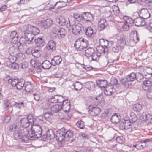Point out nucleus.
Returning <instances> with one entry per match:
<instances>
[{"label": "nucleus", "instance_id": "20e7f679", "mask_svg": "<svg viewBox=\"0 0 152 152\" xmlns=\"http://www.w3.org/2000/svg\"><path fill=\"white\" fill-rule=\"evenodd\" d=\"M31 130L36 134V136H37L38 137H40L41 136L42 132V129L41 126L37 124H34L32 125L31 127Z\"/></svg>", "mask_w": 152, "mask_h": 152}, {"label": "nucleus", "instance_id": "473e14b6", "mask_svg": "<svg viewBox=\"0 0 152 152\" xmlns=\"http://www.w3.org/2000/svg\"><path fill=\"white\" fill-rule=\"evenodd\" d=\"M61 109V105L55 104L51 107V110L53 112L56 113L59 111Z\"/></svg>", "mask_w": 152, "mask_h": 152}, {"label": "nucleus", "instance_id": "c03bdc74", "mask_svg": "<svg viewBox=\"0 0 152 152\" xmlns=\"http://www.w3.org/2000/svg\"><path fill=\"white\" fill-rule=\"evenodd\" d=\"M73 17L78 21L83 20V13L81 15L77 13H74Z\"/></svg>", "mask_w": 152, "mask_h": 152}, {"label": "nucleus", "instance_id": "6e6552de", "mask_svg": "<svg viewBox=\"0 0 152 152\" xmlns=\"http://www.w3.org/2000/svg\"><path fill=\"white\" fill-rule=\"evenodd\" d=\"M28 132L27 134H25V137L23 139L24 142H26L29 140H35V139L39 138L37 135L36 136V134L34 132H32V130H31V134H28L29 132Z\"/></svg>", "mask_w": 152, "mask_h": 152}, {"label": "nucleus", "instance_id": "a18cd8bd", "mask_svg": "<svg viewBox=\"0 0 152 152\" xmlns=\"http://www.w3.org/2000/svg\"><path fill=\"white\" fill-rule=\"evenodd\" d=\"M123 48L117 43L115 46H113L112 48V50L114 52L118 53L119 52V50Z\"/></svg>", "mask_w": 152, "mask_h": 152}, {"label": "nucleus", "instance_id": "4468645a", "mask_svg": "<svg viewBox=\"0 0 152 152\" xmlns=\"http://www.w3.org/2000/svg\"><path fill=\"white\" fill-rule=\"evenodd\" d=\"M134 23L135 25L137 26H142L146 24L144 19L141 17H137L134 19Z\"/></svg>", "mask_w": 152, "mask_h": 152}, {"label": "nucleus", "instance_id": "e2e57ef3", "mask_svg": "<svg viewBox=\"0 0 152 152\" xmlns=\"http://www.w3.org/2000/svg\"><path fill=\"white\" fill-rule=\"evenodd\" d=\"M130 26L127 23H124L122 26V28L124 30L127 31L129 28Z\"/></svg>", "mask_w": 152, "mask_h": 152}, {"label": "nucleus", "instance_id": "5fc2aeb1", "mask_svg": "<svg viewBox=\"0 0 152 152\" xmlns=\"http://www.w3.org/2000/svg\"><path fill=\"white\" fill-rule=\"evenodd\" d=\"M136 75V79L138 81L141 82L143 80L144 77L142 74L140 73H138Z\"/></svg>", "mask_w": 152, "mask_h": 152}, {"label": "nucleus", "instance_id": "f8f14e48", "mask_svg": "<svg viewBox=\"0 0 152 152\" xmlns=\"http://www.w3.org/2000/svg\"><path fill=\"white\" fill-rule=\"evenodd\" d=\"M35 43L37 47H42L44 46L45 44V40L42 37H37L35 39L34 43Z\"/></svg>", "mask_w": 152, "mask_h": 152}, {"label": "nucleus", "instance_id": "ea45409f", "mask_svg": "<svg viewBox=\"0 0 152 152\" xmlns=\"http://www.w3.org/2000/svg\"><path fill=\"white\" fill-rule=\"evenodd\" d=\"M28 28H29L30 27L31 28L30 31L32 32V34H34V36L35 35H37L38 34L39 32L40 31L39 29L36 27L32 26V28H31V26L29 25H28Z\"/></svg>", "mask_w": 152, "mask_h": 152}, {"label": "nucleus", "instance_id": "0eeeda50", "mask_svg": "<svg viewBox=\"0 0 152 152\" xmlns=\"http://www.w3.org/2000/svg\"><path fill=\"white\" fill-rule=\"evenodd\" d=\"M72 30V32L75 35H77L80 33V32L83 30V26L80 23L75 24V26L71 27V28H69V30Z\"/></svg>", "mask_w": 152, "mask_h": 152}, {"label": "nucleus", "instance_id": "aec40b11", "mask_svg": "<svg viewBox=\"0 0 152 152\" xmlns=\"http://www.w3.org/2000/svg\"><path fill=\"white\" fill-rule=\"evenodd\" d=\"M140 13L142 15L141 17L143 19L148 18L150 15L148 10L145 8L142 9Z\"/></svg>", "mask_w": 152, "mask_h": 152}, {"label": "nucleus", "instance_id": "338daca9", "mask_svg": "<svg viewBox=\"0 0 152 152\" xmlns=\"http://www.w3.org/2000/svg\"><path fill=\"white\" fill-rule=\"evenodd\" d=\"M134 19L133 20L131 18L129 17L128 20L126 21V23L129 24L130 26H132L134 23Z\"/></svg>", "mask_w": 152, "mask_h": 152}, {"label": "nucleus", "instance_id": "f03ea898", "mask_svg": "<svg viewBox=\"0 0 152 152\" xmlns=\"http://www.w3.org/2000/svg\"><path fill=\"white\" fill-rule=\"evenodd\" d=\"M135 42L133 41L132 38L129 39V41H126L125 37L123 36L121 37L120 39L118 40L117 44L119 45L121 48H123L125 45H133L135 44Z\"/></svg>", "mask_w": 152, "mask_h": 152}, {"label": "nucleus", "instance_id": "7c9ffc66", "mask_svg": "<svg viewBox=\"0 0 152 152\" xmlns=\"http://www.w3.org/2000/svg\"><path fill=\"white\" fill-rule=\"evenodd\" d=\"M66 4V3L64 1H58L55 4L54 8L57 9L61 8L65 6Z\"/></svg>", "mask_w": 152, "mask_h": 152}, {"label": "nucleus", "instance_id": "3c124183", "mask_svg": "<svg viewBox=\"0 0 152 152\" xmlns=\"http://www.w3.org/2000/svg\"><path fill=\"white\" fill-rule=\"evenodd\" d=\"M100 44L104 47H107L108 45V41L102 38L99 39Z\"/></svg>", "mask_w": 152, "mask_h": 152}, {"label": "nucleus", "instance_id": "49530a36", "mask_svg": "<svg viewBox=\"0 0 152 152\" xmlns=\"http://www.w3.org/2000/svg\"><path fill=\"white\" fill-rule=\"evenodd\" d=\"M8 66L12 69L18 70L19 68L18 64L15 62L9 64Z\"/></svg>", "mask_w": 152, "mask_h": 152}, {"label": "nucleus", "instance_id": "0e129e2a", "mask_svg": "<svg viewBox=\"0 0 152 152\" xmlns=\"http://www.w3.org/2000/svg\"><path fill=\"white\" fill-rule=\"evenodd\" d=\"M18 39V36H16L15 37L10 38L11 42L13 44H16L17 42Z\"/></svg>", "mask_w": 152, "mask_h": 152}, {"label": "nucleus", "instance_id": "bf43d9fd", "mask_svg": "<svg viewBox=\"0 0 152 152\" xmlns=\"http://www.w3.org/2000/svg\"><path fill=\"white\" fill-rule=\"evenodd\" d=\"M91 60L96 61H98L99 60V57L95 53L92 55L91 57H89Z\"/></svg>", "mask_w": 152, "mask_h": 152}, {"label": "nucleus", "instance_id": "c85d7f7f", "mask_svg": "<svg viewBox=\"0 0 152 152\" xmlns=\"http://www.w3.org/2000/svg\"><path fill=\"white\" fill-rule=\"evenodd\" d=\"M51 63L48 61H45L42 64V67L44 69H47L51 67Z\"/></svg>", "mask_w": 152, "mask_h": 152}, {"label": "nucleus", "instance_id": "de8ad7c7", "mask_svg": "<svg viewBox=\"0 0 152 152\" xmlns=\"http://www.w3.org/2000/svg\"><path fill=\"white\" fill-rule=\"evenodd\" d=\"M124 121L125 125V129H129L131 127V123L130 121L127 119H124Z\"/></svg>", "mask_w": 152, "mask_h": 152}, {"label": "nucleus", "instance_id": "864d4df0", "mask_svg": "<svg viewBox=\"0 0 152 152\" xmlns=\"http://www.w3.org/2000/svg\"><path fill=\"white\" fill-rule=\"evenodd\" d=\"M58 20V23L61 26H64L66 24L65 19L62 17H60L59 18Z\"/></svg>", "mask_w": 152, "mask_h": 152}, {"label": "nucleus", "instance_id": "052dcab7", "mask_svg": "<svg viewBox=\"0 0 152 152\" xmlns=\"http://www.w3.org/2000/svg\"><path fill=\"white\" fill-rule=\"evenodd\" d=\"M9 61L11 63H15L16 60V57L14 55H10L9 57Z\"/></svg>", "mask_w": 152, "mask_h": 152}, {"label": "nucleus", "instance_id": "8fccbe9b", "mask_svg": "<svg viewBox=\"0 0 152 152\" xmlns=\"http://www.w3.org/2000/svg\"><path fill=\"white\" fill-rule=\"evenodd\" d=\"M16 50L15 47L14 46L10 47L9 49V51L10 55H15L17 54Z\"/></svg>", "mask_w": 152, "mask_h": 152}, {"label": "nucleus", "instance_id": "6e6d98bb", "mask_svg": "<svg viewBox=\"0 0 152 152\" xmlns=\"http://www.w3.org/2000/svg\"><path fill=\"white\" fill-rule=\"evenodd\" d=\"M136 115H130V117L128 120L130 121L131 123L135 122L137 119V117L136 116Z\"/></svg>", "mask_w": 152, "mask_h": 152}, {"label": "nucleus", "instance_id": "393cba45", "mask_svg": "<svg viewBox=\"0 0 152 152\" xmlns=\"http://www.w3.org/2000/svg\"><path fill=\"white\" fill-rule=\"evenodd\" d=\"M133 146L137 150H140L143 149L144 147H145L146 144L143 143L142 141H139L136 142L135 144H134Z\"/></svg>", "mask_w": 152, "mask_h": 152}, {"label": "nucleus", "instance_id": "39448f33", "mask_svg": "<svg viewBox=\"0 0 152 152\" xmlns=\"http://www.w3.org/2000/svg\"><path fill=\"white\" fill-rule=\"evenodd\" d=\"M34 36L32 34V32L29 30H26L25 31L24 39L28 44H32L34 43Z\"/></svg>", "mask_w": 152, "mask_h": 152}, {"label": "nucleus", "instance_id": "423d86ee", "mask_svg": "<svg viewBox=\"0 0 152 152\" xmlns=\"http://www.w3.org/2000/svg\"><path fill=\"white\" fill-rule=\"evenodd\" d=\"M88 42H80V40H76L74 44V47L75 48L80 51H82L85 49L88 46Z\"/></svg>", "mask_w": 152, "mask_h": 152}, {"label": "nucleus", "instance_id": "58836bf2", "mask_svg": "<svg viewBox=\"0 0 152 152\" xmlns=\"http://www.w3.org/2000/svg\"><path fill=\"white\" fill-rule=\"evenodd\" d=\"M73 87L75 90L77 91H80L82 88V85L79 82L76 81L74 83L72 86Z\"/></svg>", "mask_w": 152, "mask_h": 152}, {"label": "nucleus", "instance_id": "4c0bfd02", "mask_svg": "<svg viewBox=\"0 0 152 152\" xmlns=\"http://www.w3.org/2000/svg\"><path fill=\"white\" fill-rule=\"evenodd\" d=\"M25 82L24 80H22L20 81H18L16 87L18 90H21L24 87Z\"/></svg>", "mask_w": 152, "mask_h": 152}, {"label": "nucleus", "instance_id": "13d9d810", "mask_svg": "<svg viewBox=\"0 0 152 152\" xmlns=\"http://www.w3.org/2000/svg\"><path fill=\"white\" fill-rule=\"evenodd\" d=\"M111 11H109L107 12H106L105 15V18L107 19L108 20L111 21L113 20V18L111 16Z\"/></svg>", "mask_w": 152, "mask_h": 152}, {"label": "nucleus", "instance_id": "37998d69", "mask_svg": "<svg viewBox=\"0 0 152 152\" xmlns=\"http://www.w3.org/2000/svg\"><path fill=\"white\" fill-rule=\"evenodd\" d=\"M18 80L15 79H9L8 80V82L9 83H11L12 86L13 87H16Z\"/></svg>", "mask_w": 152, "mask_h": 152}, {"label": "nucleus", "instance_id": "dca6fc26", "mask_svg": "<svg viewBox=\"0 0 152 152\" xmlns=\"http://www.w3.org/2000/svg\"><path fill=\"white\" fill-rule=\"evenodd\" d=\"M106 20L104 19H101L98 23V27L100 31L104 29L107 26Z\"/></svg>", "mask_w": 152, "mask_h": 152}, {"label": "nucleus", "instance_id": "9d476101", "mask_svg": "<svg viewBox=\"0 0 152 152\" xmlns=\"http://www.w3.org/2000/svg\"><path fill=\"white\" fill-rule=\"evenodd\" d=\"M53 23L52 20L50 19H47L46 20H42L40 23L39 25L44 29L50 27Z\"/></svg>", "mask_w": 152, "mask_h": 152}, {"label": "nucleus", "instance_id": "9b49d317", "mask_svg": "<svg viewBox=\"0 0 152 152\" xmlns=\"http://www.w3.org/2000/svg\"><path fill=\"white\" fill-rule=\"evenodd\" d=\"M93 20L94 17L91 13L88 12L83 13V20L90 22L93 21Z\"/></svg>", "mask_w": 152, "mask_h": 152}, {"label": "nucleus", "instance_id": "7ed1b4c3", "mask_svg": "<svg viewBox=\"0 0 152 152\" xmlns=\"http://www.w3.org/2000/svg\"><path fill=\"white\" fill-rule=\"evenodd\" d=\"M28 132V131H24L23 129H22L21 128L15 132L13 134L14 137L15 139L18 140L21 139L22 141L24 142L23 139L25 137V134H27Z\"/></svg>", "mask_w": 152, "mask_h": 152}, {"label": "nucleus", "instance_id": "e433bc0d", "mask_svg": "<svg viewBox=\"0 0 152 152\" xmlns=\"http://www.w3.org/2000/svg\"><path fill=\"white\" fill-rule=\"evenodd\" d=\"M32 55L34 57L37 58L40 56V52L39 49L34 48L31 52Z\"/></svg>", "mask_w": 152, "mask_h": 152}, {"label": "nucleus", "instance_id": "680f3d73", "mask_svg": "<svg viewBox=\"0 0 152 152\" xmlns=\"http://www.w3.org/2000/svg\"><path fill=\"white\" fill-rule=\"evenodd\" d=\"M49 102L52 103H56L58 102V99H57V96H55L48 100Z\"/></svg>", "mask_w": 152, "mask_h": 152}, {"label": "nucleus", "instance_id": "2f4dec72", "mask_svg": "<svg viewBox=\"0 0 152 152\" xmlns=\"http://www.w3.org/2000/svg\"><path fill=\"white\" fill-rule=\"evenodd\" d=\"M84 31L86 35L88 37H91L94 33L93 29L91 27H87Z\"/></svg>", "mask_w": 152, "mask_h": 152}, {"label": "nucleus", "instance_id": "4be33fe9", "mask_svg": "<svg viewBox=\"0 0 152 152\" xmlns=\"http://www.w3.org/2000/svg\"><path fill=\"white\" fill-rule=\"evenodd\" d=\"M96 49L97 52L100 54L105 53L108 51L107 47H104L102 45L97 46Z\"/></svg>", "mask_w": 152, "mask_h": 152}, {"label": "nucleus", "instance_id": "603ef678", "mask_svg": "<svg viewBox=\"0 0 152 152\" xmlns=\"http://www.w3.org/2000/svg\"><path fill=\"white\" fill-rule=\"evenodd\" d=\"M69 26H73L75 23V19L73 17L71 16L69 18Z\"/></svg>", "mask_w": 152, "mask_h": 152}, {"label": "nucleus", "instance_id": "774afa93", "mask_svg": "<svg viewBox=\"0 0 152 152\" xmlns=\"http://www.w3.org/2000/svg\"><path fill=\"white\" fill-rule=\"evenodd\" d=\"M24 106V104L23 102H19L15 104V106L16 108H20L23 107Z\"/></svg>", "mask_w": 152, "mask_h": 152}, {"label": "nucleus", "instance_id": "412c9836", "mask_svg": "<svg viewBox=\"0 0 152 152\" xmlns=\"http://www.w3.org/2000/svg\"><path fill=\"white\" fill-rule=\"evenodd\" d=\"M56 45V43L53 40H50L47 45H46V48L49 50H55Z\"/></svg>", "mask_w": 152, "mask_h": 152}, {"label": "nucleus", "instance_id": "69168bd1", "mask_svg": "<svg viewBox=\"0 0 152 152\" xmlns=\"http://www.w3.org/2000/svg\"><path fill=\"white\" fill-rule=\"evenodd\" d=\"M32 115H28L27 118H26L28 120L29 122L31 124H32L34 121V118Z\"/></svg>", "mask_w": 152, "mask_h": 152}, {"label": "nucleus", "instance_id": "a211bd4d", "mask_svg": "<svg viewBox=\"0 0 152 152\" xmlns=\"http://www.w3.org/2000/svg\"><path fill=\"white\" fill-rule=\"evenodd\" d=\"M67 33V31L65 28H59L57 33V37L59 39L64 38Z\"/></svg>", "mask_w": 152, "mask_h": 152}, {"label": "nucleus", "instance_id": "6ab92c4d", "mask_svg": "<svg viewBox=\"0 0 152 152\" xmlns=\"http://www.w3.org/2000/svg\"><path fill=\"white\" fill-rule=\"evenodd\" d=\"M62 61L61 57L60 56H54L51 60V63L53 65L55 66L58 65Z\"/></svg>", "mask_w": 152, "mask_h": 152}, {"label": "nucleus", "instance_id": "f257e3e1", "mask_svg": "<svg viewBox=\"0 0 152 152\" xmlns=\"http://www.w3.org/2000/svg\"><path fill=\"white\" fill-rule=\"evenodd\" d=\"M72 135L73 132L72 131H66L64 129L62 128L56 133V138L57 141L61 142L64 140H68V138L71 137Z\"/></svg>", "mask_w": 152, "mask_h": 152}, {"label": "nucleus", "instance_id": "2eb2a0df", "mask_svg": "<svg viewBox=\"0 0 152 152\" xmlns=\"http://www.w3.org/2000/svg\"><path fill=\"white\" fill-rule=\"evenodd\" d=\"M85 56L88 57H91L95 53V50L94 48L88 46L84 50Z\"/></svg>", "mask_w": 152, "mask_h": 152}, {"label": "nucleus", "instance_id": "c756f323", "mask_svg": "<svg viewBox=\"0 0 152 152\" xmlns=\"http://www.w3.org/2000/svg\"><path fill=\"white\" fill-rule=\"evenodd\" d=\"M20 122L23 128H26L28 127L30 123L26 118H23L20 120Z\"/></svg>", "mask_w": 152, "mask_h": 152}, {"label": "nucleus", "instance_id": "a19ab883", "mask_svg": "<svg viewBox=\"0 0 152 152\" xmlns=\"http://www.w3.org/2000/svg\"><path fill=\"white\" fill-rule=\"evenodd\" d=\"M133 110L136 112H139L142 109V105L140 104H136L133 106Z\"/></svg>", "mask_w": 152, "mask_h": 152}, {"label": "nucleus", "instance_id": "1a4fd4ad", "mask_svg": "<svg viewBox=\"0 0 152 152\" xmlns=\"http://www.w3.org/2000/svg\"><path fill=\"white\" fill-rule=\"evenodd\" d=\"M97 85L102 89L108 88L109 86L108 84L107 81L104 80H97L96 81Z\"/></svg>", "mask_w": 152, "mask_h": 152}, {"label": "nucleus", "instance_id": "f704fd0d", "mask_svg": "<svg viewBox=\"0 0 152 152\" xmlns=\"http://www.w3.org/2000/svg\"><path fill=\"white\" fill-rule=\"evenodd\" d=\"M128 80L130 82L134 80L136 78V75L134 73H131L128 76L126 77Z\"/></svg>", "mask_w": 152, "mask_h": 152}, {"label": "nucleus", "instance_id": "f3484780", "mask_svg": "<svg viewBox=\"0 0 152 152\" xmlns=\"http://www.w3.org/2000/svg\"><path fill=\"white\" fill-rule=\"evenodd\" d=\"M22 128L18 123H14L10 125L9 127V130L10 132H15Z\"/></svg>", "mask_w": 152, "mask_h": 152}, {"label": "nucleus", "instance_id": "bb28decb", "mask_svg": "<svg viewBox=\"0 0 152 152\" xmlns=\"http://www.w3.org/2000/svg\"><path fill=\"white\" fill-rule=\"evenodd\" d=\"M24 87L26 92H30L32 91V84L30 82H25Z\"/></svg>", "mask_w": 152, "mask_h": 152}, {"label": "nucleus", "instance_id": "5701e85b", "mask_svg": "<svg viewBox=\"0 0 152 152\" xmlns=\"http://www.w3.org/2000/svg\"><path fill=\"white\" fill-rule=\"evenodd\" d=\"M121 118L120 115H113L111 118V121L113 123L117 124L120 121Z\"/></svg>", "mask_w": 152, "mask_h": 152}, {"label": "nucleus", "instance_id": "79ce46f5", "mask_svg": "<svg viewBox=\"0 0 152 152\" xmlns=\"http://www.w3.org/2000/svg\"><path fill=\"white\" fill-rule=\"evenodd\" d=\"M109 87H108V88H106L105 91L104 92V94L105 95L107 96H110L112 95L113 93V91H111V90L113 88V86H111L110 88H109Z\"/></svg>", "mask_w": 152, "mask_h": 152}, {"label": "nucleus", "instance_id": "72a5a7b5", "mask_svg": "<svg viewBox=\"0 0 152 152\" xmlns=\"http://www.w3.org/2000/svg\"><path fill=\"white\" fill-rule=\"evenodd\" d=\"M120 81L121 84H123L125 87H129L131 85V83L129 81L126 77L125 78H121L120 79Z\"/></svg>", "mask_w": 152, "mask_h": 152}, {"label": "nucleus", "instance_id": "c9c22d12", "mask_svg": "<svg viewBox=\"0 0 152 152\" xmlns=\"http://www.w3.org/2000/svg\"><path fill=\"white\" fill-rule=\"evenodd\" d=\"M46 134L48 136V139L51 140L55 137L54 132L52 129L48 130Z\"/></svg>", "mask_w": 152, "mask_h": 152}, {"label": "nucleus", "instance_id": "a878e982", "mask_svg": "<svg viewBox=\"0 0 152 152\" xmlns=\"http://www.w3.org/2000/svg\"><path fill=\"white\" fill-rule=\"evenodd\" d=\"M31 66L35 68L38 69L42 65L41 63L38 60H31L30 61Z\"/></svg>", "mask_w": 152, "mask_h": 152}, {"label": "nucleus", "instance_id": "b1692460", "mask_svg": "<svg viewBox=\"0 0 152 152\" xmlns=\"http://www.w3.org/2000/svg\"><path fill=\"white\" fill-rule=\"evenodd\" d=\"M144 75L146 79L150 78L152 76V69L150 67H147L144 71Z\"/></svg>", "mask_w": 152, "mask_h": 152}, {"label": "nucleus", "instance_id": "cd10ccee", "mask_svg": "<svg viewBox=\"0 0 152 152\" xmlns=\"http://www.w3.org/2000/svg\"><path fill=\"white\" fill-rule=\"evenodd\" d=\"M91 109V111L93 113V112L94 114H99L101 112L100 109L96 107H92V106L90 105L89 106V113H90V109Z\"/></svg>", "mask_w": 152, "mask_h": 152}, {"label": "nucleus", "instance_id": "ddd939ff", "mask_svg": "<svg viewBox=\"0 0 152 152\" xmlns=\"http://www.w3.org/2000/svg\"><path fill=\"white\" fill-rule=\"evenodd\" d=\"M142 89L145 91H148L151 89L152 83L149 80H146L144 81L142 83Z\"/></svg>", "mask_w": 152, "mask_h": 152}, {"label": "nucleus", "instance_id": "4d7b16f0", "mask_svg": "<svg viewBox=\"0 0 152 152\" xmlns=\"http://www.w3.org/2000/svg\"><path fill=\"white\" fill-rule=\"evenodd\" d=\"M76 124L78 127H79L81 129H83L85 126L84 122L81 120L78 121L77 122Z\"/></svg>", "mask_w": 152, "mask_h": 152}, {"label": "nucleus", "instance_id": "09e8293b", "mask_svg": "<svg viewBox=\"0 0 152 152\" xmlns=\"http://www.w3.org/2000/svg\"><path fill=\"white\" fill-rule=\"evenodd\" d=\"M87 85L89 86V87L87 88L90 91H93L95 88V85L94 83L92 82H90L87 83Z\"/></svg>", "mask_w": 152, "mask_h": 152}]
</instances>
